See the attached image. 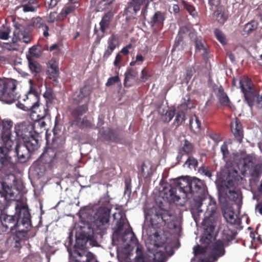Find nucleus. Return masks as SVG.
<instances>
[{"label": "nucleus", "instance_id": "f03ea898", "mask_svg": "<svg viewBox=\"0 0 262 262\" xmlns=\"http://www.w3.org/2000/svg\"><path fill=\"white\" fill-rule=\"evenodd\" d=\"M174 187L170 186L167 191L165 192L166 198L170 202L179 201L180 197L177 195V191L183 192L185 194H191L193 196L191 206L198 212H202L201 207L207 196L206 187L200 179L193 178L191 180L179 178L174 181Z\"/></svg>", "mask_w": 262, "mask_h": 262}, {"label": "nucleus", "instance_id": "052dcab7", "mask_svg": "<svg viewBox=\"0 0 262 262\" xmlns=\"http://www.w3.org/2000/svg\"><path fill=\"white\" fill-rule=\"evenodd\" d=\"M175 110L167 111L165 114V121L170 122L175 115Z\"/></svg>", "mask_w": 262, "mask_h": 262}, {"label": "nucleus", "instance_id": "423d86ee", "mask_svg": "<svg viewBox=\"0 0 262 262\" xmlns=\"http://www.w3.org/2000/svg\"><path fill=\"white\" fill-rule=\"evenodd\" d=\"M254 161L252 156L247 155L239 159L237 166L242 175L249 174L252 178L251 180L257 182L262 174V164H255Z\"/></svg>", "mask_w": 262, "mask_h": 262}, {"label": "nucleus", "instance_id": "69168bd1", "mask_svg": "<svg viewBox=\"0 0 262 262\" xmlns=\"http://www.w3.org/2000/svg\"><path fill=\"white\" fill-rule=\"evenodd\" d=\"M132 48V45L131 43H129L121 49L120 53H122L124 55H126L129 53V49Z\"/></svg>", "mask_w": 262, "mask_h": 262}, {"label": "nucleus", "instance_id": "3c124183", "mask_svg": "<svg viewBox=\"0 0 262 262\" xmlns=\"http://www.w3.org/2000/svg\"><path fill=\"white\" fill-rule=\"evenodd\" d=\"M125 224V219L121 216L119 220H118L116 223V226L113 228L114 232L119 233L123 229V227Z\"/></svg>", "mask_w": 262, "mask_h": 262}, {"label": "nucleus", "instance_id": "58836bf2", "mask_svg": "<svg viewBox=\"0 0 262 262\" xmlns=\"http://www.w3.org/2000/svg\"><path fill=\"white\" fill-rule=\"evenodd\" d=\"M214 17L219 24L223 25L228 19V15L224 10L218 8L214 12Z\"/></svg>", "mask_w": 262, "mask_h": 262}, {"label": "nucleus", "instance_id": "393cba45", "mask_svg": "<svg viewBox=\"0 0 262 262\" xmlns=\"http://www.w3.org/2000/svg\"><path fill=\"white\" fill-rule=\"evenodd\" d=\"M90 95V92L87 90L86 86L81 88L78 91L75 92L72 95L73 104H78L82 102L89 97Z\"/></svg>", "mask_w": 262, "mask_h": 262}, {"label": "nucleus", "instance_id": "e433bc0d", "mask_svg": "<svg viewBox=\"0 0 262 262\" xmlns=\"http://www.w3.org/2000/svg\"><path fill=\"white\" fill-rule=\"evenodd\" d=\"M27 58L28 61V66L32 74H36L41 71V65L31 56L27 55Z\"/></svg>", "mask_w": 262, "mask_h": 262}, {"label": "nucleus", "instance_id": "864d4df0", "mask_svg": "<svg viewBox=\"0 0 262 262\" xmlns=\"http://www.w3.org/2000/svg\"><path fill=\"white\" fill-rule=\"evenodd\" d=\"M185 165H187L190 168H195L198 167V160L194 157L189 156L188 159L185 162Z\"/></svg>", "mask_w": 262, "mask_h": 262}, {"label": "nucleus", "instance_id": "cd10ccee", "mask_svg": "<svg viewBox=\"0 0 262 262\" xmlns=\"http://www.w3.org/2000/svg\"><path fill=\"white\" fill-rule=\"evenodd\" d=\"M234 185V181L232 179L228 180L226 183L227 190L226 192V194L227 197L232 201H237L240 197L241 193L237 190H235L234 189H230V187H232Z\"/></svg>", "mask_w": 262, "mask_h": 262}, {"label": "nucleus", "instance_id": "9b49d317", "mask_svg": "<svg viewBox=\"0 0 262 262\" xmlns=\"http://www.w3.org/2000/svg\"><path fill=\"white\" fill-rule=\"evenodd\" d=\"M64 150L62 146L57 148L55 143L50 147H47L40 157V161L43 164H48L51 166L58 159L63 158Z\"/></svg>", "mask_w": 262, "mask_h": 262}, {"label": "nucleus", "instance_id": "1a4fd4ad", "mask_svg": "<svg viewBox=\"0 0 262 262\" xmlns=\"http://www.w3.org/2000/svg\"><path fill=\"white\" fill-rule=\"evenodd\" d=\"M15 132L17 138L22 139L23 142H30L32 139L39 141V135L34 130V124L29 121L15 125Z\"/></svg>", "mask_w": 262, "mask_h": 262}, {"label": "nucleus", "instance_id": "2f4dec72", "mask_svg": "<svg viewBox=\"0 0 262 262\" xmlns=\"http://www.w3.org/2000/svg\"><path fill=\"white\" fill-rule=\"evenodd\" d=\"M189 127L191 131L195 134H199L201 131V122L196 115L191 116L189 119Z\"/></svg>", "mask_w": 262, "mask_h": 262}, {"label": "nucleus", "instance_id": "20e7f679", "mask_svg": "<svg viewBox=\"0 0 262 262\" xmlns=\"http://www.w3.org/2000/svg\"><path fill=\"white\" fill-rule=\"evenodd\" d=\"M145 221L149 223V225L154 229H160L167 226L169 229L176 227L174 223V217L168 211L160 208L153 207L145 210Z\"/></svg>", "mask_w": 262, "mask_h": 262}, {"label": "nucleus", "instance_id": "c03bdc74", "mask_svg": "<svg viewBox=\"0 0 262 262\" xmlns=\"http://www.w3.org/2000/svg\"><path fill=\"white\" fill-rule=\"evenodd\" d=\"M104 139L106 141L115 143H118L121 140L119 135L113 130L109 131L106 135H105Z\"/></svg>", "mask_w": 262, "mask_h": 262}, {"label": "nucleus", "instance_id": "4d7b16f0", "mask_svg": "<svg viewBox=\"0 0 262 262\" xmlns=\"http://www.w3.org/2000/svg\"><path fill=\"white\" fill-rule=\"evenodd\" d=\"M76 124L82 129L90 127L92 126L91 121L88 120L86 117L83 118L81 120H80L79 123Z\"/></svg>", "mask_w": 262, "mask_h": 262}, {"label": "nucleus", "instance_id": "dca6fc26", "mask_svg": "<svg viewBox=\"0 0 262 262\" xmlns=\"http://www.w3.org/2000/svg\"><path fill=\"white\" fill-rule=\"evenodd\" d=\"M229 244L223 240L217 239L212 243L210 246L209 258L212 262H215L218 259L223 256L226 253L225 247Z\"/></svg>", "mask_w": 262, "mask_h": 262}, {"label": "nucleus", "instance_id": "473e14b6", "mask_svg": "<svg viewBox=\"0 0 262 262\" xmlns=\"http://www.w3.org/2000/svg\"><path fill=\"white\" fill-rule=\"evenodd\" d=\"M33 26L36 29H42L43 31V35L45 37H47L49 36L48 33L49 27L46 25L45 21L40 17H37L33 19Z\"/></svg>", "mask_w": 262, "mask_h": 262}, {"label": "nucleus", "instance_id": "7ed1b4c3", "mask_svg": "<svg viewBox=\"0 0 262 262\" xmlns=\"http://www.w3.org/2000/svg\"><path fill=\"white\" fill-rule=\"evenodd\" d=\"M13 123L10 120H3L0 122V164L2 167L12 168L14 163L9 155L13 144L11 139V128Z\"/></svg>", "mask_w": 262, "mask_h": 262}, {"label": "nucleus", "instance_id": "0e129e2a", "mask_svg": "<svg viewBox=\"0 0 262 262\" xmlns=\"http://www.w3.org/2000/svg\"><path fill=\"white\" fill-rule=\"evenodd\" d=\"M181 107L186 109H191L193 107V105L190 99L188 98L187 101L185 100V102L181 105Z\"/></svg>", "mask_w": 262, "mask_h": 262}, {"label": "nucleus", "instance_id": "4468645a", "mask_svg": "<svg viewBox=\"0 0 262 262\" xmlns=\"http://www.w3.org/2000/svg\"><path fill=\"white\" fill-rule=\"evenodd\" d=\"M94 238L93 228L89 224H84L80 226V231L76 234V246L85 247L88 241Z\"/></svg>", "mask_w": 262, "mask_h": 262}, {"label": "nucleus", "instance_id": "13d9d810", "mask_svg": "<svg viewBox=\"0 0 262 262\" xmlns=\"http://www.w3.org/2000/svg\"><path fill=\"white\" fill-rule=\"evenodd\" d=\"M118 82H120V79L119 76L117 75L115 76L111 77L108 79L106 83H105V85L106 86H110Z\"/></svg>", "mask_w": 262, "mask_h": 262}, {"label": "nucleus", "instance_id": "37998d69", "mask_svg": "<svg viewBox=\"0 0 262 262\" xmlns=\"http://www.w3.org/2000/svg\"><path fill=\"white\" fill-rule=\"evenodd\" d=\"M119 37L117 35L112 34L107 40V46L109 48L115 49L119 46Z\"/></svg>", "mask_w": 262, "mask_h": 262}, {"label": "nucleus", "instance_id": "ea45409f", "mask_svg": "<svg viewBox=\"0 0 262 262\" xmlns=\"http://www.w3.org/2000/svg\"><path fill=\"white\" fill-rule=\"evenodd\" d=\"M137 256L135 258V262H148L151 259V256H143L142 247L140 246H137L136 249Z\"/></svg>", "mask_w": 262, "mask_h": 262}, {"label": "nucleus", "instance_id": "c756f323", "mask_svg": "<svg viewBox=\"0 0 262 262\" xmlns=\"http://www.w3.org/2000/svg\"><path fill=\"white\" fill-rule=\"evenodd\" d=\"M138 76V71L136 68H130L127 69L124 74V86L129 88L133 85V83L131 82V80L135 79Z\"/></svg>", "mask_w": 262, "mask_h": 262}, {"label": "nucleus", "instance_id": "4c0bfd02", "mask_svg": "<svg viewBox=\"0 0 262 262\" xmlns=\"http://www.w3.org/2000/svg\"><path fill=\"white\" fill-rule=\"evenodd\" d=\"M237 232L235 231H233L230 229L227 228L224 229L222 233V239L225 243H228L234 239L236 235Z\"/></svg>", "mask_w": 262, "mask_h": 262}, {"label": "nucleus", "instance_id": "f3484780", "mask_svg": "<svg viewBox=\"0 0 262 262\" xmlns=\"http://www.w3.org/2000/svg\"><path fill=\"white\" fill-rule=\"evenodd\" d=\"M84 247L76 246L75 245V249L73 254L76 262H98L95 255L91 252L84 249Z\"/></svg>", "mask_w": 262, "mask_h": 262}, {"label": "nucleus", "instance_id": "f704fd0d", "mask_svg": "<svg viewBox=\"0 0 262 262\" xmlns=\"http://www.w3.org/2000/svg\"><path fill=\"white\" fill-rule=\"evenodd\" d=\"M151 1H149L147 3H140L139 4V5L138 4H133L130 6H129V7H128L127 9V11H130L132 10H133L135 13H136L137 11H138L140 9V6L141 5H143V8L142 9V11H141V15H142V16L143 17L144 19H146V16L147 15V7L148 6V5L151 2Z\"/></svg>", "mask_w": 262, "mask_h": 262}, {"label": "nucleus", "instance_id": "f8f14e48", "mask_svg": "<svg viewBox=\"0 0 262 262\" xmlns=\"http://www.w3.org/2000/svg\"><path fill=\"white\" fill-rule=\"evenodd\" d=\"M40 146L39 141L32 139L30 142H23L15 147V153L20 162H24L30 157V154L37 150Z\"/></svg>", "mask_w": 262, "mask_h": 262}, {"label": "nucleus", "instance_id": "7c9ffc66", "mask_svg": "<svg viewBox=\"0 0 262 262\" xmlns=\"http://www.w3.org/2000/svg\"><path fill=\"white\" fill-rule=\"evenodd\" d=\"M179 149L187 156L192 155L195 152V148L194 144L187 139L181 141V146Z\"/></svg>", "mask_w": 262, "mask_h": 262}, {"label": "nucleus", "instance_id": "a19ab883", "mask_svg": "<svg viewBox=\"0 0 262 262\" xmlns=\"http://www.w3.org/2000/svg\"><path fill=\"white\" fill-rule=\"evenodd\" d=\"M151 76L150 70L147 67H144L141 71L140 78H137L136 82L137 83L145 82Z\"/></svg>", "mask_w": 262, "mask_h": 262}, {"label": "nucleus", "instance_id": "412c9836", "mask_svg": "<svg viewBox=\"0 0 262 262\" xmlns=\"http://www.w3.org/2000/svg\"><path fill=\"white\" fill-rule=\"evenodd\" d=\"M89 110V100L83 104L79 105L73 108L71 112V115L74 118V122L76 124L79 123L81 117L85 114Z\"/></svg>", "mask_w": 262, "mask_h": 262}, {"label": "nucleus", "instance_id": "4be33fe9", "mask_svg": "<svg viewBox=\"0 0 262 262\" xmlns=\"http://www.w3.org/2000/svg\"><path fill=\"white\" fill-rule=\"evenodd\" d=\"M40 6L39 0H22L21 5L17 8H22L25 13L35 12Z\"/></svg>", "mask_w": 262, "mask_h": 262}, {"label": "nucleus", "instance_id": "bb28decb", "mask_svg": "<svg viewBox=\"0 0 262 262\" xmlns=\"http://www.w3.org/2000/svg\"><path fill=\"white\" fill-rule=\"evenodd\" d=\"M49 66L47 70V74L50 79H53L55 82H58L59 71L58 64L55 61H51L49 63Z\"/></svg>", "mask_w": 262, "mask_h": 262}, {"label": "nucleus", "instance_id": "e2e57ef3", "mask_svg": "<svg viewBox=\"0 0 262 262\" xmlns=\"http://www.w3.org/2000/svg\"><path fill=\"white\" fill-rule=\"evenodd\" d=\"M10 29L8 28L7 30L0 31V39L6 40L9 37Z\"/></svg>", "mask_w": 262, "mask_h": 262}, {"label": "nucleus", "instance_id": "49530a36", "mask_svg": "<svg viewBox=\"0 0 262 262\" xmlns=\"http://www.w3.org/2000/svg\"><path fill=\"white\" fill-rule=\"evenodd\" d=\"M11 191V187L6 182H0V194L12 196L13 194Z\"/></svg>", "mask_w": 262, "mask_h": 262}, {"label": "nucleus", "instance_id": "a18cd8bd", "mask_svg": "<svg viewBox=\"0 0 262 262\" xmlns=\"http://www.w3.org/2000/svg\"><path fill=\"white\" fill-rule=\"evenodd\" d=\"M257 27L258 23L256 21L252 20L245 25L243 31L247 34H250L255 31Z\"/></svg>", "mask_w": 262, "mask_h": 262}, {"label": "nucleus", "instance_id": "5fc2aeb1", "mask_svg": "<svg viewBox=\"0 0 262 262\" xmlns=\"http://www.w3.org/2000/svg\"><path fill=\"white\" fill-rule=\"evenodd\" d=\"M207 246H201L196 245L193 247V253L194 255H198L201 254H204L206 253L207 250Z\"/></svg>", "mask_w": 262, "mask_h": 262}, {"label": "nucleus", "instance_id": "2eb2a0df", "mask_svg": "<svg viewBox=\"0 0 262 262\" xmlns=\"http://www.w3.org/2000/svg\"><path fill=\"white\" fill-rule=\"evenodd\" d=\"M215 226L216 224L214 222H211L207 219L203 222L202 226L204 232L200 239V242L202 245L207 246V248L213 239V233Z\"/></svg>", "mask_w": 262, "mask_h": 262}, {"label": "nucleus", "instance_id": "09e8293b", "mask_svg": "<svg viewBox=\"0 0 262 262\" xmlns=\"http://www.w3.org/2000/svg\"><path fill=\"white\" fill-rule=\"evenodd\" d=\"M186 119L185 113L183 111L178 112L176 115L173 124L176 127L179 126Z\"/></svg>", "mask_w": 262, "mask_h": 262}, {"label": "nucleus", "instance_id": "79ce46f5", "mask_svg": "<svg viewBox=\"0 0 262 262\" xmlns=\"http://www.w3.org/2000/svg\"><path fill=\"white\" fill-rule=\"evenodd\" d=\"M182 3L184 9L189 13L190 15L194 18L198 16V12L193 5L185 1H183Z\"/></svg>", "mask_w": 262, "mask_h": 262}, {"label": "nucleus", "instance_id": "6e6552de", "mask_svg": "<svg viewBox=\"0 0 262 262\" xmlns=\"http://www.w3.org/2000/svg\"><path fill=\"white\" fill-rule=\"evenodd\" d=\"M101 205L95 214L94 223L98 229H106L109 225L112 206L110 204L108 196H105L100 200Z\"/></svg>", "mask_w": 262, "mask_h": 262}, {"label": "nucleus", "instance_id": "680f3d73", "mask_svg": "<svg viewBox=\"0 0 262 262\" xmlns=\"http://www.w3.org/2000/svg\"><path fill=\"white\" fill-rule=\"evenodd\" d=\"M114 50V49L107 47V48L105 49L103 54L102 57L103 60H107Z\"/></svg>", "mask_w": 262, "mask_h": 262}, {"label": "nucleus", "instance_id": "5701e85b", "mask_svg": "<svg viewBox=\"0 0 262 262\" xmlns=\"http://www.w3.org/2000/svg\"><path fill=\"white\" fill-rule=\"evenodd\" d=\"M209 202L207 206L206 210L205 213V217L203 220V222L207 219L211 222H215L214 215L216 213L217 211V204L214 199L209 196Z\"/></svg>", "mask_w": 262, "mask_h": 262}, {"label": "nucleus", "instance_id": "f257e3e1", "mask_svg": "<svg viewBox=\"0 0 262 262\" xmlns=\"http://www.w3.org/2000/svg\"><path fill=\"white\" fill-rule=\"evenodd\" d=\"M14 215L5 214L2 216L1 230L6 232L8 229L12 231L16 229L15 233L7 239V243L10 242L14 247L20 248L21 242L27 237L32 226L31 214L27 205L22 202L16 203Z\"/></svg>", "mask_w": 262, "mask_h": 262}, {"label": "nucleus", "instance_id": "ddd939ff", "mask_svg": "<svg viewBox=\"0 0 262 262\" xmlns=\"http://www.w3.org/2000/svg\"><path fill=\"white\" fill-rule=\"evenodd\" d=\"M113 17L114 13L111 11H109L104 14L99 23L100 33H99L98 29L96 27H95L94 33L97 35L95 42L97 44L100 43L101 39L104 36L106 30L110 27Z\"/></svg>", "mask_w": 262, "mask_h": 262}, {"label": "nucleus", "instance_id": "9d476101", "mask_svg": "<svg viewBox=\"0 0 262 262\" xmlns=\"http://www.w3.org/2000/svg\"><path fill=\"white\" fill-rule=\"evenodd\" d=\"M239 88L244 95L245 101L252 109L256 99L254 85L248 76L244 75L239 79Z\"/></svg>", "mask_w": 262, "mask_h": 262}, {"label": "nucleus", "instance_id": "774afa93", "mask_svg": "<svg viewBox=\"0 0 262 262\" xmlns=\"http://www.w3.org/2000/svg\"><path fill=\"white\" fill-rule=\"evenodd\" d=\"M160 255L162 257H163L162 254H160L157 253L156 254H152V255L151 256V259L149 260L148 262H162V258L160 260H157L156 258L158 255Z\"/></svg>", "mask_w": 262, "mask_h": 262}, {"label": "nucleus", "instance_id": "c9c22d12", "mask_svg": "<svg viewBox=\"0 0 262 262\" xmlns=\"http://www.w3.org/2000/svg\"><path fill=\"white\" fill-rule=\"evenodd\" d=\"M187 29L186 28H181L179 31L178 34L174 40L173 47L176 48L181 46L182 47L185 45L184 38L186 37L187 34Z\"/></svg>", "mask_w": 262, "mask_h": 262}, {"label": "nucleus", "instance_id": "c85d7f7f", "mask_svg": "<svg viewBox=\"0 0 262 262\" xmlns=\"http://www.w3.org/2000/svg\"><path fill=\"white\" fill-rule=\"evenodd\" d=\"M80 7V4H73L69 2L66 4L61 10L59 14V18L63 20L68 15L70 14H74L76 10Z\"/></svg>", "mask_w": 262, "mask_h": 262}, {"label": "nucleus", "instance_id": "603ef678", "mask_svg": "<svg viewBox=\"0 0 262 262\" xmlns=\"http://www.w3.org/2000/svg\"><path fill=\"white\" fill-rule=\"evenodd\" d=\"M43 96L47 101L52 102L55 99L54 91L51 88H46V90Z\"/></svg>", "mask_w": 262, "mask_h": 262}, {"label": "nucleus", "instance_id": "72a5a7b5", "mask_svg": "<svg viewBox=\"0 0 262 262\" xmlns=\"http://www.w3.org/2000/svg\"><path fill=\"white\" fill-rule=\"evenodd\" d=\"M223 216L226 221L231 225L237 224V217L234 215L235 213L232 207H228L223 210Z\"/></svg>", "mask_w": 262, "mask_h": 262}, {"label": "nucleus", "instance_id": "0eeeda50", "mask_svg": "<svg viewBox=\"0 0 262 262\" xmlns=\"http://www.w3.org/2000/svg\"><path fill=\"white\" fill-rule=\"evenodd\" d=\"M16 86L17 81L15 80L0 78V99L8 104L12 103L19 99L23 101V95L15 92Z\"/></svg>", "mask_w": 262, "mask_h": 262}, {"label": "nucleus", "instance_id": "bf43d9fd", "mask_svg": "<svg viewBox=\"0 0 262 262\" xmlns=\"http://www.w3.org/2000/svg\"><path fill=\"white\" fill-rule=\"evenodd\" d=\"M209 137L216 143H219L222 140V137L219 134L212 132L208 135Z\"/></svg>", "mask_w": 262, "mask_h": 262}, {"label": "nucleus", "instance_id": "8fccbe9b", "mask_svg": "<svg viewBox=\"0 0 262 262\" xmlns=\"http://www.w3.org/2000/svg\"><path fill=\"white\" fill-rule=\"evenodd\" d=\"M214 34L218 41L223 45L227 43L226 36L221 30L219 29H215L214 30Z\"/></svg>", "mask_w": 262, "mask_h": 262}, {"label": "nucleus", "instance_id": "39448f33", "mask_svg": "<svg viewBox=\"0 0 262 262\" xmlns=\"http://www.w3.org/2000/svg\"><path fill=\"white\" fill-rule=\"evenodd\" d=\"M23 101L25 103H18V106L20 109L25 111L30 112V116L32 120L34 121H41L42 126L46 125V123L41 121L46 116L48 110L43 107L42 113L37 114L36 109L39 107V97L37 91L30 86L29 91L25 94L23 95Z\"/></svg>", "mask_w": 262, "mask_h": 262}, {"label": "nucleus", "instance_id": "6e6d98bb", "mask_svg": "<svg viewBox=\"0 0 262 262\" xmlns=\"http://www.w3.org/2000/svg\"><path fill=\"white\" fill-rule=\"evenodd\" d=\"M221 151L223 155V159L226 163H228L229 160L230 152L228 150V146L225 143H224L221 146Z\"/></svg>", "mask_w": 262, "mask_h": 262}, {"label": "nucleus", "instance_id": "338daca9", "mask_svg": "<svg viewBox=\"0 0 262 262\" xmlns=\"http://www.w3.org/2000/svg\"><path fill=\"white\" fill-rule=\"evenodd\" d=\"M122 57L120 53L117 54L114 62V66L117 67L122 60Z\"/></svg>", "mask_w": 262, "mask_h": 262}, {"label": "nucleus", "instance_id": "6ab92c4d", "mask_svg": "<svg viewBox=\"0 0 262 262\" xmlns=\"http://www.w3.org/2000/svg\"><path fill=\"white\" fill-rule=\"evenodd\" d=\"M166 19V13L157 11L150 17L148 24L154 32L162 30Z\"/></svg>", "mask_w": 262, "mask_h": 262}, {"label": "nucleus", "instance_id": "de8ad7c7", "mask_svg": "<svg viewBox=\"0 0 262 262\" xmlns=\"http://www.w3.org/2000/svg\"><path fill=\"white\" fill-rule=\"evenodd\" d=\"M7 195L0 194V210H5L10 204L11 200H8Z\"/></svg>", "mask_w": 262, "mask_h": 262}, {"label": "nucleus", "instance_id": "a211bd4d", "mask_svg": "<svg viewBox=\"0 0 262 262\" xmlns=\"http://www.w3.org/2000/svg\"><path fill=\"white\" fill-rule=\"evenodd\" d=\"M14 30L13 32V40L14 41L19 40L28 43L31 41V37L29 34L27 32L26 28L25 26L18 23H14Z\"/></svg>", "mask_w": 262, "mask_h": 262}, {"label": "nucleus", "instance_id": "b1692460", "mask_svg": "<svg viewBox=\"0 0 262 262\" xmlns=\"http://www.w3.org/2000/svg\"><path fill=\"white\" fill-rule=\"evenodd\" d=\"M231 130L235 138L239 143H242L244 137L242 124L239 120L236 119L235 121L232 122L230 124Z\"/></svg>", "mask_w": 262, "mask_h": 262}, {"label": "nucleus", "instance_id": "aec40b11", "mask_svg": "<svg viewBox=\"0 0 262 262\" xmlns=\"http://www.w3.org/2000/svg\"><path fill=\"white\" fill-rule=\"evenodd\" d=\"M195 53H201L205 60L210 57L208 46L206 41L201 38L196 37L194 41Z\"/></svg>", "mask_w": 262, "mask_h": 262}, {"label": "nucleus", "instance_id": "a878e982", "mask_svg": "<svg viewBox=\"0 0 262 262\" xmlns=\"http://www.w3.org/2000/svg\"><path fill=\"white\" fill-rule=\"evenodd\" d=\"M216 96L221 105L231 107L232 104L230 99L222 85L216 89Z\"/></svg>", "mask_w": 262, "mask_h": 262}]
</instances>
